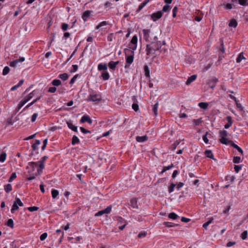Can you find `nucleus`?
Returning a JSON list of instances; mask_svg holds the SVG:
<instances>
[{
    "label": "nucleus",
    "instance_id": "nucleus-1",
    "mask_svg": "<svg viewBox=\"0 0 248 248\" xmlns=\"http://www.w3.org/2000/svg\"><path fill=\"white\" fill-rule=\"evenodd\" d=\"M161 47L160 42H152L146 45V54L148 56L153 55L159 50Z\"/></svg>",
    "mask_w": 248,
    "mask_h": 248
},
{
    "label": "nucleus",
    "instance_id": "nucleus-2",
    "mask_svg": "<svg viewBox=\"0 0 248 248\" xmlns=\"http://www.w3.org/2000/svg\"><path fill=\"white\" fill-rule=\"evenodd\" d=\"M101 100V96L100 94L97 93L90 94L87 98L88 101H100Z\"/></svg>",
    "mask_w": 248,
    "mask_h": 248
},
{
    "label": "nucleus",
    "instance_id": "nucleus-3",
    "mask_svg": "<svg viewBox=\"0 0 248 248\" xmlns=\"http://www.w3.org/2000/svg\"><path fill=\"white\" fill-rule=\"evenodd\" d=\"M138 42V37L137 35L133 36L129 45V48L132 50V53H134V51L136 49Z\"/></svg>",
    "mask_w": 248,
    "mask_h": 248
},
{
    "label": "nucleus",
    "instance_id": "nucleus-4",
    "mask_svg": "<svg viewBox=\"0 0 248 248\" xmlns=\"http://www.w3.org/2000/svg\"><path fill=\"white\" fill-rule=\"evenodd\" d=\"M218 81V80L217 78L215 77H213L210 79H209L207 81V84L212 89H214L216 87V83Z\"/></svg>",
    "mask_w": 248,
    "mask_h": 248
},
{
    "label": "nucleus",
    "instance_id": "nucleus-5",
    "mask_svg": "<svg viewBox=\"0 0 248 248\" xmlns=\"http://www.w3.org/2000/svg\"><path fill=\"white\" fill-rule=\"evenodd\" d=\"M163 16V12L162 11H157L151 15L150 16L151 19L154 21H156L157 20L160 19Z\"/></svg>",
    "mask_w": 248,
    "mask_h": 248
},
{
    "label": "nucleus",
    "instance_id": "nucleus-6",
    "mask_svg": "<svg viewBox=\"0 0 248 248\" xmlns=\"http://www.w3.org/2000/svg\"><path fill=\"white\" fill-rule=\"evenodd\" d=\"M38 165H36V162H29L27 169H28V172L31 173L35 170V168Z\"/></svg>",
    "mask_w": 248,
    "mask_h": 248
},
{
    "label": "nucleus",
    "instance_id": "nucleus-7",
    "mask_svg": "<svg viewBox=\"0 0 248 248\" xmlns=\"http://www.w3.org/2000/svg\"><path fill=\"white\" fill-rule=\"evenodd\" d=\"M134 60V54L130 55L127 56L126 58V64L125 65V68L128 67L130 64H131Z\"/></svg>",
    "mask_w": 248,
    "mask_h": 248
},
{
    "label": "nucleus",
    "instance_id": "nucleus-8",
    "mask_svg": "<svg viewBox=\"0 0 248 248\" xmlns=\"http://www.w3.org/2000/svg\"><path fill=\"white\" fill-rule=\"evenodd\" d=\"M81 123L87 122L90 124L92 123V120L88 115H83L80 121Z\"/></svg>",
    "mask_w": 248,
    "mask_h": 248
},
{
    "label": "nucleus",
    "instance_id": "nucleus-9",
    "mask_svg": "<svg viewBox=\"0 0 248 248\" xmlns=\"http://www.w3.org/2000/svg\"><path fill=\"white\" fill-rule=\"evenodd\" d=\"M47 158L48 157L47 156H43L41 160L36 162V165H39V167L41 168H44L45 162Z\"/></svg>",
    "mask_w": 248,
    "mask_h": 248
},
{
    "label": "nucleus",
    "instance_id": "nucleus-10",
    "mask_svg": "<svg viewBox=\"0 0 248 248\" xmlns=\"http://www.w3.org/2000/svg\"><path fill=\"white\" fill-rule=\"evenodd\" d=\"M136 96H133L132 97V100L134 103L132 104V108L135 111H137L139 110V105L137 103H136Z\"/></svg>",
    "mask_w": 248,
    "mask_h": 248
},
{
    "label": "nucleus",
    "instance_id": "nucleus-11",
    "mask_svg": "<svg viewBox=\"0 0 248 248\" xmlns=\"http://www.w3.org/2000/svg\"><path fill=\"white\" fill-rule=\"evenodd\" d=\"M136 140L139 142H142L147 140L148 137L146 135L143 136H137Z\"/></svg>",
    "mask_w": 248,
    "mask_h": 248
},
{
    "label": "nucleus",
    "instance_id": "nucleus-12",
    "mask_svg": "<svg viewBox=\"0 0 248 248\" xmlns=\"http://www.w3.org/2000/svg\"><path fill=\"white\" fill-rule=\"evenodd\" d=\"M137 202H138V201H137V200L136 198H132L130 200V205L133 208H138Z\"/></svg>",
    "mask_w": 248,
    "mask_h": 248
},
{
    "label": "nucleus",
    "instance_id": "nucleus-13",
    "mask_svg": "<svg viewBox=\"0 0 248 248\" xmlns=\"http://www.w3.org/2000/svg\"><path fill=\"white\" fill-rule=\"evenodd\" d=\"M119 62H113V61H110L109 62L108 65L110 69L114 70L115 69L116 66L119 64Z\"/></svg>",
    "mask_w": 248,
    "mask_h": 248
},
{
    "label": "nucleus",
    "instance_id": "nucleus-14",
    "mask_svg": "<svg viewBox=\"0 0 248 248\" xmlns=\"http://www.w3.org/2000/svg\"><path fill=\"white\" fill-rule=\"evenodd\" d=\"M91 11L89 10L86 11L83 13L82 18L84 21H87L88 18H89L91 15Z\"/></svg>",
    "mask_w": 248,
    "mask_h": 248
},
{
    "label": "nucleus",
    "instance_id": "nucleus-15",
    "mask_svg": "<svg viewBox=\"0 0 248 248\" xmlns=\"http://www.w3.org/2000/svg\"><path fill=\"white\" fill-rule=\"evenodd\" d=\"M197 78V75H193L190 77H189L186 80V84L187 85H189L192 82L194 81Z\"/></svg>",
    "mask_w": 248,
    "mask_h": 248
},
{
    "label": "nucleus",
    "instance_id": "nucleus-16",
    "mask_svg": "<svg viewBox=\"0 0 248 248\" xmlns=\"http://www.w3.org/2000/svg\"><path fill=\"white\" fill-rule=\"evenodd\" d=\"M227 120L228 121V124H226L224 125V127L226 129L229 128L232 124V117L230 116H228L227 117Z\"/></svg>",
    "mask_w": 248,
    "mask_h": 248
},
{
    "label": "nucleus",
    "instance_id": "nucleus-17",
    "mask_svg": "<svg viewBox=\"0 0 248 248\" xmlns=\"http://www.w3.org/2000/svg\"><path fill=\"white\" fill-rule=\"evenodd\" d=\"M142 32L143 33V38L147 41L149 38L150 31L149 30L143 29Z\"/></svg>",
    "mask_w": 248,
    "mask_h": 248
},
{
    "label": "nucleus",
    "instance_id": "nucleus-18",
    "mask_svg": "<svg viewBox=\"0 0 248 248\" xmlns=\"http://www.w3.org/2000/svg\"><path fill=\"white\" fill-rule=\"evenodd\" d=\"M204 154L207 157L215 159L214 158V155L211 150H207L205 151Z\"/></svg>",
    "mask_w": 248,
    "mask_h": 248
},
{
    "label": "nucleus",
    "instance_id": "nucleus-19",
    "mask_svg": "<svg viewBox=\"0 0 248 248\" xmlns=\"http://www.w3.org/2000/svg\"><path fill=\"white\" fill-rule=\"evenodd\" d=\"M98 69L99 71L104 70L106 71L108 69L107 65L105 63H100L98 65Z\"/></svg>",
    "mask_w": 248,
    "mask_h": 248
},
{
    "label": "nucleus",
    "instance_id": "nucleus-20",
    "mask_svg": "<svg viewBox=\"0 0 248 248\" xmlns=\"http://www.w3.org/2000/svg\"><path fill=\"white\" fill-rule=\"evenodd\" d=\"M220 139H219V140H220V142L223 144H225V145H228L230 143V140H228V139L227 138H226V137H220Z\"/></svg>",
    "mask_w": 248,
    "mask_h": 248
},
{
    "label": "nucleus",
    "instance_id": "nucleus-21",
    "mask_svg": "<svg viewBox=\"0 0 248 248\" xmlns=\"http://www.w3.org/2000/svg\"><path fill=\"white\" fill-rule=\"evenodd\" d=\"M101 77L103 80H106L109 79V75L108 72L104 71L101 74Z\"/></svg>",
    "mask_w": 248,
    "mask_h": 248
},
{
    "label": "nucleus",
    "instance_id": "nucleus-22",
    "mask_svg": "<svg viewBox=\"0 0 248 248\" xmlns=\"http://www.w3.org/2000/svg\"><path fill=\"white\" fill-rule=\"evenodd\" d=\"M66 123L69 128L75 132H77V127L76 126L74 125L71 123L69 122H67Z\"/></svg>",
    "mask_w": 248,
    "mask_h": 248
},
{
    "label": "nucleus",
    "instance_id": "nucleus-23",
    "mask_svg": "<svg viewBox=\"0 0 248 248\" xmlns=\"http://www.w3.org/2000/svg\"><path fill=\"white\" fill-rule=\"evenodd\" d=\"M40 141L36 140L35 142L31 146L33 151H35L38 149V146L40 144Z\"/></svg>",
    "mask_w": 248,
    "mask_h": 248
},
{
    "label": "nucleus",
    "instance_id": "nucleus-24",
    "mask_svg": "<svg viewBox=\"0 0 248 248\" xmlns=\"http://www.w3.org/2000/svg\"><path fill=\"white\" fill-rule=\"evenodd\" d=\"M33 91L31 92L28 95L26 96L23 99L24 100V101H26V103L28 102L30 100H31L33 97Z\"/></svg>",
    "mask_w": 248,
    "mask_h": 248
},
{
    "label": "nucleus",
    "instance_id": "nucleus-25",
    "mask_svg": "<svg viewBox=\"0 0 248 248\" xmlns=\"http://www.w3.org/2000/svg\"><path fill=\"white\" fill-rule=\"evenodd\" d=\"M237 25V22L236 20L234 19H231L229 24V26L230 27H232L234 28L236 27Z\"/></svg>",
    "mask_w": 248,
    "mask_h": 248
},
{
    "label": "nucleus",
    "instance_id": "nucleus-26",
    "mask_svg": "<svg viewBox=\"0 0 248 248\" xmlns=\"http://www.w3.org/2000/svg\"><path fill=\"white\" fill-rule=\"evenodd\" d=\"M144 70L145 73V76L147 78L150 77V70L148 66L146 65L144 66Z\"/></svg>",
    "mask_w": 248,
    "mask_h": 248
},
{
    "label": "nucleus",
    "instance_id": "nucleus-27",
    "mask_svg": "<svg viewBox=\"0 0 248 248\" xmlns=\"http://www.w3.org/2000/svg\"><path fill=\"white\" fill-rule=\"evenodd\" d=\"M79 142V140L78 137L77 136L74 135L72 138V144L73 145H74L77 143H78Z\"/></svg>",
    "mask_w": 248,
    "mask_h": 248
},
{
    "label": "nucleus",
    "instance_id": "nucleus-28",
    "mask_svg": "<svg viewBox=\"0 0 248 248\" xmlns=\"http://www.w3.org/2000/svg\"><path fill=\"white\" fill-rule=\"evenodd\" d=\"M59 77L62 80L65 81L68 78L69 76L67 73H63L59 75Z\"/></svg>",
    "mask_w": 248,
    "mask_h": 248
},
{
    "label": "nucleus",
    "instance_id": "nucleus-29",
    "mask_svg": "<svg viewBox=\"0 0 248 248\" xmlns=\"http://www.w3.org/2000/svg\"><path fill=\"white\" fill-rule=\"evenodd\" d=\"M242 59H246V58L243 56V53H240L238 55L236 61L237 63H239Z\"/></svg>",
    "mask_w": 248,
    "mask_h": 248
},
{
    "label": "nucleus",
    "instance_id": "nucleus-30",
    "mask_svg": "<svg viewBox=\"0 0 248 248\" xmlns=\"http://www.w3.org/2000/svg\"><path fill=\"white\" fill-rule=\"evenodd\" d=\"M213 218L212 217L209 220H208L207 222L204 223L202 225V227L205 229H207V227L209 224H210L212 222H213Z\"/></svg>",
    "mask_w": 248,
    "mask_h": 248
},
{
    "label": "nucleus",
    "instance_id": "nucleus-31",
    "mask_svg": "<svg viewBox=\"0 0 248 248\" xmlns=\"http://www.w3.org/2000/svg\"><path fill=\"white\" fill-rule=\"evenodd\" d=\"M4 190L7 193L10 192L12 190V185L10 184L6 185L5 186Z\"/></svg>",
    "mask_w": 248,
    "mask_h": 248
},
{
    "label": "nucleus",
    "instance_id": "nucleus-32",
    "mask_svg": "<svg viewBox=\"0 0 248 248\" xmlns=\"http://www.w3.org/2000/svg\"><path fill=\"white\" fill-rule=\"evenodd\" d=\"M199 106L203 109H206L208 106V104L205 102H201L199 103Z\"/></svg>",
    "mask_w": 248,
    "mask_h": 248
},
{
    "label": "nucleus",
    "instance_id": "nucleus-33",
    "mask_svg": "<svg viewBox=\"0 0 248 248\" xmlns=\"http://www.w3.org/2000/svg\"><path fill=\"white\" fill-rule=\"evenodd\" d=\"M26 103V101L24 99L21 100L18 105L16 110L18 111Z\"/></svg>",
    "mask_w": 248,
    "mask_h": 248
},
{
    "label": "nucleus",
    "instance_id": "nucleus-34",
    "mask_svg": "<svg viewBox=\"0 0 248 248\" xmlns=\"http://www.w3.org/2000/svg\"><path fill=\"white\" fill-rule=\"evenodd\" d=\"M239 4L242 6H248V0H238Z\"/></svg>",
    "mask_w": 248,
    "mask_h": 248
},
{
    "label": "nucleus",
    "instance_id": "nucleus-35",
    "mask_svg": "<svg viewBox=\"0 0 248 248\" xmlns=\"http://www.w3.org/2000/svg\"><path fill=\"white\" fill-rule=\"evenodd\" d=\"M52 197L53 198H56L59 195V191L56 189H53L51 191Z\"/></svg>",
    "mask_w": 248,
    "mask_h": 248
},
{
    "label": "nucleus",
    "instance_id": "nucleus-36",
    "mask_svg": "<svg viewBox=\"0 0 248 248\" xmlns=\"http://www.w3.org/2000/svg\"><path fill=\"white\" fill-rule=\"evenodd\" d=\"M7 226L8 227L13 228H14V221L12 219H9L6 223Z\"/></svg>",
    "mask_w": 248,
    "mask_h": 248
},
{
    "label": "nucleus",
    "instance_id": "nucleus-37",
    "mask_svg": "<svg viewBox=\"0 0 248 248\" xmlns=\"http://www.w3.org/2000/svg\"><path fill=\"white\" fill-rule=\"evenodd\" d=\"M229 135V133L226 130H222L219 132V137H226Z\"/></svg>",
    "mask_w": 248,
    "mask_h": 248
},
{
    "label": "nucleus",
    "instance_id": "nucleus-38",
    "mask_svg": "<svg viewBox=\"0 0 248 248\" xmlns=\"http://www.w3.org/2000/svg\"><path fill=\"white\" fill-rule=\"evenodd\" d=\"M52 84L54 86H59L61 84V81L59 79H54L52 81Z\"/></svg>",
    "mask_w": 248,
    "mask_h": 248
},
{
    "label": "nucleus",
    "instance_id": "nucleus-39",
    "mask_svg": "<svg viewBox=\"0 0 248 248\" xmlns=\"http://www.w3.org/2000/svg\"><path fill=\"white\" fill-rule=\"evenodd\" d=\"M178 217V216L174 213H170L169 215V217L172 219H176Z\"/></svg>",
    "mask_w": 248,
    "mask_h": 248
},
{
    "label": "nucleus",
    "instance_id": "nucleus-40",
    "mask_svg": "<svg viewBox=\"0 0 248 248\" xmlns=\"http://www.w3.org/2000/svg\"><path fill=\"white\" fill-rule=\"evenodd\" d=\"M18 208H19V207H18L17 204L15 202H14V203L13 205L12 208L11 209V213H14L15 211L18 210Z\"/></svg>",
    "mask_w": 248,
    "mask_h": 248
},
{
    "label": "nucleus",
    "instance_id": "nucleus-41",
    "mask_svg": "<svg viewBox=\"0 0 248 248\" xmlns=\"http://www.w3.org/2000/svg\"><path fill=\"white\" fill-rule=\"evenodd\" d=\"M158 102L156 103L153 107V112L154 114L156 116L157 115V108H158Z\"/></svg>",
    "mask_w": 248,
    "mask_h": 248
},
{
    "label": "nucleus",
    "instance_id": "nucleus-42",
    "mask_svg": "<svg viewBox=\"0 0 248 248\" xmlns=\"http://www.w3.org/2000/svg\"><path fill=\"white\" fill-rule=\"evenodd\" d=\"M10 71V68L8 66H5L3 69L2 75L5 76L7 75Z\"/></svg>",
    "mask_w": 248,
    "mask_h": 248
},
{
    "label": "nucleus",
    "instance_id": "nucleus-43",
    "mask_svg": "<svg viewBox=\"0 0 248 248\" xmlns=\"http://www.w3.org/2000/svg\"><path fill=\"white\" fill-rule=\"evenodd\" d=\"M6 157V153H2L0 155V162H3L5 160Z\"/></svg>",
    "mask_w": 248,
    "mask_h": 248
},
{
    "label": "nucleus",
    "instance_id": "nucleus-44",
    "mask_svg": "<svg viewBox=\"0 0 248 248\" xmlns=\"http://www.w3.org/2000/svg\"><path fill=\"white\" fill-rule=\"evenodd\" d=\"M176 186V184H171L170 186L169 187L168 191L170 193L174 191V188Z\"/></svg>",
    "mask_w": 248,
    "mask_h": 248
},
{
    "label": "nucleus",
    "instance_id": "nucleus-45",
    "mask_svg": "<svg viewBox=\"0 0 248 248\" xmlns=\"http://www.w3.org/2000/svg\"><path fill=\"white\" fill-rule=\"evenodd\" d=\"M15 202L17 204V205H18L19 206H21V207L24 206L23 202L21 201L20 199L16 197V200H15Z\"/></svg>",
    "mask_w": 248,
    "mask_h": 248
},
{
    "label": "nucleus",
    "instance_id": "nucleus-46",
    "mask_svg": "<svg viewBox=\"0 0 248 248\" xmlns=\"http://www.w3.org/2000/svg\"><path fill=\"white\" fill-rule=\"evenodd\" d=\"M248 236V231H244L241 235V237L243 240H245L247 238Z\"/></svg>",
    "mask_w": 248,
    "mask_h": 248
},
{
    "label": "nucleus",
    "instance_id": "nucleus-47",
    "mask_svg": "<svg viewBox=\"0 0 248 248\" xmlns=\"http://www.w3.org/2000/svg\"><path fill=\"white\" fill-rule=\"evenodd\" d=\"M180 141L176 140L171 145V149L172 150H175L176 148V147L179 144Z\"/></svg>",
    "mask_w": 248,
    "mask_h": 248
},
{
    "label": "nucleus",
    "instance_id": "nucleus-48",
    "mask_svg": "<svg viewBox=\"0 0 248 248\" xmlns=\"http://www.w3.org/2000/svg\"><path fill=\"white\" fill-rule=\"evenodd\" d=\"M241 161V158L239 156H234L233 158V162L234 163H239Z\"/></svg>",
    "mask_w": 248,
    "mask_h": 248
},
{
    "label": "nucleus",
    "instance_id": "nucleus-49",
    "mask_svg": "<svg viewBox=\"0 0 248 248\" xmlns=\"http://www.w3.org/2000/svg\"><path fill=\"white\" fill-rule=\"evenodd\" d=\"M106 25H107V22L106 21H102L96 27V29L98 30L101 27L105 26Z\"/></svg>",
    "mask_w": 248,
    "mask_h": 248
},
{
    "label": "nucleus",
    "instance_id": "nucleus-50",
    "mask_svg": "<svg viewBox=\"0 0 248 248\" xmlns=\"http://www.w3.org/2000/svg\"><path fill=\"white\" fill-rule=\"evenodd\" d=\"M39 208L37 206H32L28 208V210L30 212H34L37 211Z\"/></svg>",
    "mask_w": 248,
    "mask_h": 248
},
{
    "label": "nucleus",
    "instance_id": "nucleus-51",
    "mask_svg": "<svg viewBox=\"0 0 248 248\" xmlns=\"http://www.w3.org/2000/svg\"><path fill=\"white\" fill-rule=\"evenodd\" d=\"M170 6L167 4V5H165L163 6V8H162V11L163 12H168L170 10Z\"/></svg>",
    "mask_w": 248,
    "mask_h": 248
},
{
    "label": "nucleus",
    "instance_id": "nucleus-52",
    "mask_svg": "<svg viewBox=\"0 0 248 248\" xmlns=\"http://www.w3.org/2000/svg\"><path fill=\"white\" fill-rule=\"evenodd\" d=\"M47 236V234L46 232H44L42 234L40 237V239L41 241L45 240Z\"/></svg>",
    "mask_w": 248,
    "mask_h": 248
},
{
    "label": "nucleus",
    "instance_id": "nucleus-53",
    "mask_svg": "<svg viewBox=\"0 0 248 248\" xmlns=\"http://www.w3.org/2000/svg\"><path fill=\"white\" fill-rule=\"evenodd\" d=\"M114 37L113 33H110L108 35L107 37V40L108 41L111 42L113 41Z\"/></svg>",
    "mask_w": 248,
    "mask_h": 248
},
{
    "label": "nucleus",
    "instance_id": "nucleus-54",
    "mask_svg": "<svg viewBox=\"0 0 248 248\" xmlns=\"http://www.w3.org/2000/svg\"><path fill=\"white\" fill-rule=\"evenodd\" d=\"M37 176V173L31 174L30 175V176L27 179L29 181L32 180L34 179Z\"/></svg>",
    "mask_w": 248,
    "mask_h": 248
},
{
    "label": "nucleus",
    "instance_id": "nucleus-55",
    "mask_svg": "<svg viewBox=\"0 0 248 248\" xmlns=\"http://www.w3.org/2000/svg\"><path fill=\"white\" fill-rule=\"evenodd\" d=\"M202 122L201 118L198 119H194L193 120V123L196 125H199Z\"/></svg>",
    "mask_w": 248,
    "mask_h": 248
},
{
    "label": "nucleus",
    "instance_id": "nucleus-56",
    "mask_svg": "<svg viewBox=\"0 0 248 248\" xmlns=\"http://www.w3.org/2000/svg\"><path fill=\"white\" fill-rule=\"evenodd\" d=\"M177 11H178L177 7H176V6L174 7L172 10V16L173 17H176Z\"/></svg>",
    "mask_w": 248,
    "mask_h": 248
},
{
    "label": "nucleus",
    "instance_id": "nucleus-57",
    "mask_svg": "<svg viewBox=\"0 0 248 248\" xmlns=\"http://www.w3.org/2000/svg\"><path fill=\"white\" fill-rule=\"evenodd\" d=\"M16 177V172H14L12 173V175L10 177L9 179V182H11L13 181L14 179H15Z\"/></svg>",
    "mask_w": 248,
    "mask_h": 248
},
{
    "label": "nucleus",
    "instance_id": "nucleus-58",
    "mask_svg": "<svg viewBox=\"0 0 248 248\" xmlns=\"http://www.w3.org/2000/svg\"><path fill=\"white\" fill-rule=\"evenodd\" d=\"M111 210V206H108L105 209L103 210L105 214H108Z\"/></svg>",
    "mask_w": 248,
    "mask_h": 248
},
{
    "label": "nucleus",
    "instance_id": "nucleus-59",
    "mask_svg": "<svg viewBox=\"0 0 248 248\" xmlns=\"http://www.w3.org/2000/svg\"><path fill=\"white\" fill-rule=\"evenodd\" d=\"M208 134V132H207L206 133V134L203 136L202 137V139L204 141V142L205 143H208V139L207 137V135Z\"/></svg>",
    "mask_w": 248,
    "mask_h": 248
},
{
    "label": "nucleus",
    "instance_id": "nucleus-60",
    "mask_svg": "<svg viewBox=\"0 0 248 248\" xmlns=\"http://www.w3.org/2000/svg\"><path fill=\"white\" fill-rule=\"evenodd\" d=\"M68 28V24L66 23H62V29L63 31H65Z\"/></svg>",
    "mask_w": 248,
    "mask_h": 248
},
{
    "label": "nucleus",
    "instance_id": "nucleus-61",
    "mask_svg": "<svg viewBox=\"0 0 248 248\" xmlns=\"http://www.w3.org/2000/svg\"><path fill=\"white\" fill-rule=\"evenodd\" d=\"M80 129L81 131L84 134H87V133H91V131L88 130H86L85 128H84L83 127H80Z\"/></svg>",
    "mask_w": 248,
    "mask_h": 248
},
{
    "label": "nucleus",
    "instance_id": "nucleus-62",
    "mask_svg": "<svg viewBox=\"0 0 248 248\" xmlns=\"http://www.w3.org/2000/svg\"><path fill=\"white\" fill-rule=\"evenodd\" d=\"M241 168L242 166L240 165H235L234 168L235 171L237 173H238L239 171Z\"/></svg>",
    "mask_w": 248,
    "mask_h": 248
},
{
    "label": "nucleus",
    "instance_id": "nucleus-63",
    "mask_svg": "<svg viewBox=\"0 0 248 248\" xmlns=\"http://www.w3.org/2000/svg\"><path fill=\"white\" fill-rule=\"evenodd\" d=\"M18 63L17 60H16L13 62H11L10 63V66L11 67H16V64Z\"/></svg>",
    "mask_w": 248,
    "mask_h": 248
},
{
    "label": "nucleus",
    "instance_id": "nucleus-64",
    "mask_svg": "<svg viewBox=\"0 0 248 248\" xmlns=\"http://www.w3.org/2000/svg\"><path fill=\"white\" fill-rule=\"evenodd\" d=\"M184 185V184L182 182H179L177 185H176V189L179 190Z\"/></svg>",
    "mask_w": 248,
    "mask_h": 248
}]
</instances>
